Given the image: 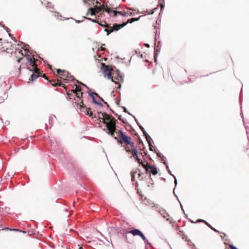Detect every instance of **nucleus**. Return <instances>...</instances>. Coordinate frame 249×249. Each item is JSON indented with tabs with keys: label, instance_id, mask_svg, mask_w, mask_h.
Wrapping results in <instances>:
<instances>
[{
	"label": "nucleus",
	"instance_id": "a19ab883",
	"mask_svg": "<svg viewBox=\"0 0 249 249\" xmlns=\"http://www.w3.org/2000/svg\"><path fill=\"white\" fill-rule=\"evenodd\" d=\"M230 248L231 249H237V248H236L235 247H234L233 245H230Z\"/></svg>",
	"mask_w": 249,
	"mask_h": 249
},
{
	"label": "nucleus",
	"instance_id": "4c0bfd02",
	"mask_svg": "<svg viewBox=\"0 0 249 249\" xmlns=\"http://www.w3.org/2000/svg\"><path fill=\"white\" fill-rule=\"evenodd\" d=\"M123 107V108H124V112L127 113H128V114H129V115H131V116H133V115H132L131 113H130L127 111V109H126V108L125 107Z\"/></svg>",
	"mask_w": 249,
	"mask_h": 249
},
{
	"label": "nucleus",
	"instance_id": "2eb2a0df",
	"mask_svg": "<svg viewBox=\"0 0 249 249\" xmlns=\"http://www.w3.org/2000/svg\"><path fill=\"white\" fill-rule=\"evenodd\" d=\"M142 232L139 229H134L132 230L126 231V233H131L134 236H139Z\"/></svg>",
	"mask_w": 249,
	"mask_h": 249
},
{
	"label": "nucleus",
	"instance_id": "a18cd8bd",
	"mask_svg": "<svg viewBox=\"0 0 249 249\" xmlns=\"http://www.w3.org/2000/svg\"><path fill=\"white\" fill-rule=\"evenodd\" d=\"M204 221H205L204 220H201V219H198L197 220V222H204Z\"/></svg>",
	"mask_w": 249,
	"mask_h": 249
},
{
	"label": "nucleus",
	"instance_id": "f3484780",
	"mask_svg": "<svg viewBox=\"0 0 249 249\" xmlns=\"http://www.w3.org/2000/svg\"><path fill=\"white\" fill-rule=\"evenodd\" d=\"M101 115L102 116H103L105 118V123H107V121H111L112 119H114V118L112 117V116L109 115L108 114L106 113H101Z\"/></svg>",
	"mask_w": 249,
	"mask_h": 249
},
{
	"label": "nucleus",
	"instance_id": "49530a36",
	"mask_svg": "<svg viewBox=\"0 0 249 249\" xmlns=\"http://www.w3.org/2000/svg\"><path fill=\"white\" fill-rule=\"evenodd\" d=\"M76 23H79L82 21V20H75Z\"/></svg>",
	"mask_w": 249,
	"mask_h": 249
},
{
	"label": "nucleus",
	"instance_id": "39448f33",
	"mask_svg": "<svg viewBox=\"0 0 249 249\" xmlns=\"http://www.w3.org/2000/svg\"><path fill=\"white\" fill-rule=\"evenodd\" d=\"M119 135L120 143H124L127 144L129 143V141L131 140V138L129 136H126L121 130H119L118 132Z\"/></svg>",
	"mask_w": 249,
	"mask_h": 249
},
{
	"label": "nucleus",
	"instance_id": "0e129e2a",
	"mask_svg": "<svg viewBox=\"0 0 249 249\" xmlns=\"http://www.w3.org/2000/svg\"><path fill=\"white\" fill-rule=\"evenodd\" d=\"M20 59H18V62H19L20 61Z\"/></svg>",
	"mask_w": 249,
	"mask_h": 249
},
{
	"label": "nucleus",
	"instance_id": "58836bf2",
	"mask_svg": "<svg viewBox=\"0 0 249 249\" xmlns=\"http://www.w3.org/2000/svg\"><path fill=\"white\" fill-rule=\"evenodd\" d=\"M2 27H3L5 29V30H6V31H7V32L8 33L9 36H11V35L10 33H9V31H9V28H8V27H5V26H4V25H2Z\"/></svg>",
	"mask_w": 249,
	"mask_h": 249
},
{
	"label": "nucleus",
	"instance_id": "c756f323",
	"mask_svg": "<svg viewBox=\"0 0 249 249\" xmlns=\"http://www.w3.org/2000/svg\"><path fill=\"white\" fill-rule=\"evenodd\" d=\"M160 52V49H155V54H154V58H155V62H157V55H158V52Z\"/></svg>",
	"mask_w": 249,
	"mask_h": 249
},
{
	"label": "nucleus",
	"instance_id": "6ab92c4d",
	"mask_svg": "<svg viewBox=\"0 0 249 249\" xmlns=\"http://www.w3.org/2000/svg\"><path fill=\"white\" fill-rule=\"evenodd\" d=\"M161 161L166 166V168L168 169V173L171 175V171L169 169L168 165L166 163V158L165 157L163 156L161 158Z\"/></svg>",
	"mask_w": 249,
	"mask_h": 249
},
{
	"label": "nucleus",
	"instance_id": "4d7b16f0",
	"mask_svg": "<svg viewBox=\"0 0 249 249\" xmlns=\"http://www.w3.org/2000/svg\"><path fill=\"white\" fill-rule=\"evenodd\" d=\"M118 119H119L120 120H122V119H121V115L119 116Z\"/></svg>",
	"mask_w": 249,
	"mask_h": 249
},
{
	"label": "nucleus",
	"instance_id": "c03bdc74",
	"mask_svg": "<svg viewBox=\"0 0 249 249\" xmlns=\"http://www.w3.org/2000/svg\"><path fill=\"white\" fill-rule=\"evenodd\" d=\"M211 229L213 230V231H215V232H218V231H217L215 229H214V228H213V227H211Z\"/></svg>",
	"mask_w": 249,
	"mask_h": 249
},
{
	"label": "nucleus",
	"instance_id": "412c9836",
	"mask_svg": "<svg viewBox=\"0 0 249 249\" xmlns=\"http://www.w3.org/2000/svg\"><path fill=\"white\" fill-rule=\"evenodd\" d=\"M88 94H89V93H92L93 94V95L95 97V96H96V97H97L98 98H99V99L102 101V102H103L105 104L107 105V107H109V105L107 104V103L105 102L103 98H102L101 97H100V96L98 95V94H97V93L96 92H89L88 91Z\"/></svg>",
	"mask_w": 249,
	"mask_h": 249
},
{
	"label": "nucleus",
	"instance_id": "9b49d317",
	"mask_svg": "<svg viewBox=\"0 0 249 249\" xmlns=\"http://www.w3.org/2000/svg\"><path fill=\"white\" fill-rule=\"evenodd\" d=\"M158 211L159 213L164 218H165L167 221H169V215L168 213L166 212V211L162 209V208H158Z\"/></svg>",
	"mask_w": 249,
	"mask_h": 249
},
{
	"label": "nucleus",
	"instance_id": "ea45409f",
	"mask_svg": "<svg viewBox=\"0 0 249 249\" xmlns=\"http://www.w3.org/2000/svg\"><path fill=\"white\" fill-rule=\"evenodd\" d=\"M141 17L142 16H140L139 18H133V21H138L140 19Z\"/></svg>",
	"mask_w": 249,
	"mask_h": 249
},
{
	"label": "nucleus",
	"instance_id": "dca6fc26",
	"mask_svg": "<svg viewBox=\"0 0 249 249\" xmlns=\"http://www.w3.org/2000/svg\"><path fill=\"white\" fill-rule=\"evenodd\" d=\"M126 145H130L131 149H130L129 148H126V150L127 152H134V149H137V147L135 146V144L133 142H132L131 141H129V143H127Z\"/></svg>",
	"mask_w": 249,
	"mask_h": 249
},
{
	"label": "nucleus",
	"instance_id": "5701e85b",
	"mask_svg": "<svg viewBox=\"0 0 249 249\" xmlns=\"http://www.w3.org/2000/svg\"><path fill=\"white\" fill-rule=\"evenodd\" d=\"M141 130L142 131L143 135L145 136V138H147L148 136H150L142 126H141Z\"/></svg>",
	"mask_w": 249,
	"mask_h": 249
},
{
	"label": "nucleus",
	"instance_id": "338daca9",
	"mask_svg": "<svg viewBox=\"0 0 249 249\" xmlns=\"http://www.w3.org/2000/svg\"><path fill=\"white\" fill-rule=\"evenodd\" d=\"M119 88L120 89L121 88V84H119Z\"/></svg>",
	"mask_w": 249,
	"mask_h": 249
},
{
	"label": "nucleus",
	"instance_id": "69168bd1",
	"mask_svg": "<svg viewBox=\"0 0 249 249\" xmlns=\"http://www.w3.org/2000/svg\"><path fill=\"white\" fill-rule=\"evenodd\" d=\"M122 231H125V229H122Z\"/></svg>",
	"mask_w": 249,
	"mask_h": 249
},
{
	"label": "nucleus",
	"instance_id": "09e8293b",
	"mask_svg": "<svg viewBox=\"0 0 249 249\" xmlns=\"http://www.w3.org/2000/svg\"><path fill=\"white\" fill-rule=\"evenodd\" d=\"M172 176L174 177V178H175V186H176V184H177V180L176 179V178L173 176V175L172 174Z\"/></svg>",
	"mask_w": 249,
	"mask_h": 249
},
{
	"label": "nucleus",
	"instance_id": "864d4df0",
	"mask_svg": "<svg viewBox=\"0 0 249 249\" xmlns=\"http://www.w3.org/2000/svg\"><path fill=\"white\" fill-rule=\"evenodd\" d=\"M43 78H44L45 79H47V78L46 77V76H45V74H43V75L42 76Z\"/></svg>",
	"mask_w": 249,
	"mask_h": 249
},
{
	"label": "nucleus",
	"instance_id": "473e14b6",
	"mask_svg": "<svg viewBox=\"0 0 249 249\" xmlns=\"http://www.w3.org/2000/svg\"><path fill=\"white\" fill-rule=\"evenodd\" d=\"M46 7L49 8H53V5L51 2H48L47 3Z\"/></svg>",
	"mask_w": 249,
	"mask_h": 249
},
{
	"label": "nucleus",
	"instance_id": "423d86ee",
	"mask_svg": "<svg viewBox=\"0 0 249 249\" xmlns=\"http://www.w3.org/2000/svg\"><path fill=\"white\" fill-rule=\"evenodd\" d=\"M126 25V23H122V24H114L113 25L112 27H110L108 29H106L105 31L107 32V35H108L109 33L113 32V31H117L122 28L124 27Z\"/></svg>",
	"mask_w": 249,
	"mask_h": 249
},
{
	"label": "nucleus",
	"instance_id": "ddd939ff",
	"mask_svg": "<svg viewBox=\"0 0 249 249\" xmlns=\"http://www.w3.org/2000/svg\"><path fill=\"white\" fill-rule=\"evenodd\" d=\"M113 74H115V75L114 76L115 79L118 81H123L124 76L121 74L120 71L118 70H117Z\"/></svg>",
	"mask_w": 249,
	"mask_h": 249
},
{
	"label": "nucleus",
	"instance_id": "79ce46f5",
	"mask_svg": "<svg viewBox=\"0 0 249 249\" xmlns=\"http://www.w3.org/2000/svg\"><path fill=\"white\" fill-rule=\"evenodd\" d=\"M143 241L145 243V244L148 245H151V244L149 242V241H148V240L147 239H146V241Z\"/></svg>",
	"mask_w": 249,
	"mask_h": 249
},
{
	"label": "nucleus",
	"instance_id": "603ef678",
	"mask_svg": "<svg viewBox=\"0 0 249 249\" xmlns=\"http://www.w3.org/2000/svg\"><path fill=\"white\" fill-rule=\"evenodd\" d=\"M51 84L53 86H56L57 85L56 83H51Z\"/></svg>",
	"mask_w": 249,
	"mask_h": 249
},
{
	"label": "nucleus",
	"instance_id": "f704fd0d",
	"mask_svg": "<svg viewBox=\"0 0 249 249\" xmlns=\"http://www.w3.org/2000/svg\"><path fill=\"white\" fill-rule=\"evenodd\" d=\"M149 150L152 151H154V150H156L157 148L156 147H154L152 144L151 145H149Z\"/></svg>",
	"mask_w": 249,
	"mask_h": 249
},
{
	"label": "nucleus",
	"instance_id": "8fccbe9b",
	"mask_svg": "<svg viewBox=\"0 0 249 249\" xmlns=\"http://www.w3.org/2000/svg\"><path fill=\"white\" fill-rule=\"evenodd\" d=\"M174 226L175 227V228H176V229H177L178 226H177V225L176 224H172V227H174Z\"/></svg>",
	"mask_w": 249,
	"mask_h": 249
},
{
	"label": "nucleus",
	"instance_id": "2f4dec72",
	"mask_svg": "<svg viewBox=\"0 0 249 249\" xmlns=\"http://www.w3.org/2000/svg\"><path fill=\"white\" fill-rule=\"evenodd\" d=\"M139 236H140L143 241L146 240V238L145 237V235L142 233V232L140 234Z\"/></svg>",
	"mask_w": 249,
	"mask_h": 249
},
{
	"label": "nucleus",
	"instance_id": "20e7f679",
	"mask_svg": "<svg viewBox=\"0 0 249 249\" xmlns=\"http://www.w3.org/2000/svg\"><path fill=\"white\" fill-rule=\"evenodd\" d=\"M142 166L145 169V172L144 173H145V178L148 174H149V176H150V174L156 175L158 173L157 169L154 165H151L149 164H145L142 163Z\"/></svg>",
	"mask_w": 249,
	"mask_h": 249
},
{
	"label": "nucleus",
	"instance_id": "7ed1b4c3",
	"mask_svg": "<svg viewBox=\"0 0 249 249\" xmlns=\"http://www.w3.org/2000/svg\"><path fill=\"white\" fill-rule=\"evenodd\" d=\"M57 72L59 75L61 79H63L65 81L66 80H71V81H76V83H79L89 89V88L85 84L75 79L74 76L71 75L68 71L64 70H61L58 69L57 70Z\"/></svg>",
	"mask_w": 249,
	"mask_h": 249
},
{
	"label": "nucleus",
	"instance_id": "f8f14e48",
	"mask_svg": "<svg viewBox=\"0 0 249 249\" xmlns=\"http://www.w3.org/2000/svg\"><path fill=\"white\" fill-rule=\"evenodd\" d=\"M117 129H106L105 131L106 132V133L110 135L112 137H113L115 140H117L118 142H119V140L117 138V135L115 136V134L116 132Z\"/></svg>",
	"mask_w": 249,
	"mask_h": 249
},
{
	"label": "nucleus",
	"instance_id": "cd10ccee",
	"mask_svg": "<svg viewBox=\"0 0 249 249\" xmlns=\"http://www.w3.org/2000/svg\"><path fill=\"white\" fill-rule=\"evenodd\" d=\"M154 152L156 153L157 156L160 158H161L163 156L162 154H161L160 151L158 150L157 149L156 150H154Z\"/></svg>",
	"mask_w": 249,
	"mask_h": 249
},
{
	"label": "nucleus",
	"instance_id": "a211bd4d",
	"mask_svg": "<svg viewBox=\"0 0 249 249\" xmlns=\"http://www.w3.org/2000/svg\"><path fill=\"white\" fill-rule=\"evenodd\" d=\"M89 96H90V97L92 99V102L96 105H97L100 107H103L102 104L100 102H98L95 98V97L93 95L92 93H89Z\"/></svg>",
	"mask_w": 249,
	"mask_h": 249
},
{
	"label": "nucleus",
	"instance_id": "f03ea898",
	"mask_svg": "<svg viewBox=\"0 0 249 249\" xmlns=\"http://www.w3.org/2000/svg\"><path fill=\"white\" fill-rule=\"evenodd\" d=\"M101 11L103 12H106L111 17H115L116 16L117 14H118L121 16H124V17H129V16H135V14L134 12H123L121 11H118L116 10H113L110 9V8L108 7L107 6H102L101 9L100 10Z\"/></svg>",
	"mask_w": 249,
	"mask_h": 249
},
{
	"label": "nucleus",
	"instance_id": "b1692460",
	"mask_svg": "<svg viewBox=\"0 0 249 249\" xmlns=\"http://www.w3.org/2000/svg\"><path fill=\"white\" fill-rule=\"evenodd\" d=\"M56 118V117L55 115H51L50 117H49V123L50 124H52V122L53 121V120Z\"/></svg>",
	"mask_w": 249,
	"mask_h": 249
},
{
	"label": "nucleus",
	"instance_id": "e2e57ef3",
	"mask_svg": "<svg viewBox=\"0 0 249 249\" xmlns=\"http://www.w3.org/2000/svg\"><path fill=\"white\" fill-rule=\"evenodd\" d=\"M47 124H46V128H45V129H46V130L48 129V127H47Z\"/></svg>",
	"mask_w": 249,
	"mask_h": 249
},
{
	"label": "nucleus",
	"instance_id": "1a4fd4ad",
	"mask_svg": "<svg viewBox=\"0 0 249 249\" xmlns=\"http://www.w3.org/2000/svg\"><path fill=\"white\" fill-rule=\"evenodd\" d=\"M138 174V178L139 179L142 180L145 178V173H142L141 171V169L137 168L135 171H132L131 174V181L134 182L135 181V174Z\"/></svg>",
	"mask_w": 249,
	"mask_h": 249
},
{
	"label": "nucleus",
	"instance_id": "bb28decb",
	"mask_svg": "<svg viewBox=\"0 0 249 249\" xmlns=\"http://www.w3.org/2000/svg\"><path fill=\"white\" fill-rule=\"evenodd\" d=\"M3 230H7L10 231H18V229H10L9 228H3L2 225H0V231Z\"/></svg>",
	"mask_w": 249,
	"mask_h": 249
},
{
	"label": "nucleus",
	"instance_id": "c85d7f7f",
	"mask_svg": "<svg viewBox=\"0 0 249 249\" xmlns=\"http://www.w3.org/2000/svg\"><path fill=\"white\" fill-rule=\"evenodd\" d=\"M146 139L148 143V145H151V144H152L153 140L150 136H148V138H146Z\"/></svg>",
	"mask_w": 249,
	"mask_h": 249
},
{
	"label": "nucleus",
	"instance_id": "4468645a",
	"mask_svg": "<svg viewBox=\"0 0 249 249\" xmlns=\"http://www.w3.org/2000/svg\"><path fill=\"white\" fill-rule=\"evenodd\" d=\"M133 155V157L135 158L136 161L139 163L140 165L142 166V163H143V161L140 159L138 156V151L137 149H134V152H131Z\"/></svg>",
	"mask_w": 249,
	"mask_h": 249
},
{
	"label": "nucleus",
	"instance_id": "9d476101",
	"mask_svg": "<svg viewBox=\"0 0 249 249\" xmlns=\"http://www.w3.org/2000/svg\"><path fill=\"white\" fill-rule=\"evenodd\" d=\"M26 57L27 60H28V62L30 64V65H32V69L30 68H28V69L31 71H39L38 68H37V66L36 63L35 62L34 60H33L31 58L29 54H27L25 56Z\"/></svg>",
	"mask_w": 249,
	"mask_h": 249
},
{
	"label": "nucleus",
	"instance_id": "7c9ffc66",
	"mask_svg": "<svg viewBox=\"0 0 249 249\" xmlns=\"http://www.w3.org/2000/svg\"><path fill=\"white\" fill-rule=\"evenodd\" d=\"M84 18L85 19H87L88 20H89L90 21H91L92 22H94V23H97V21L96 20V19H92L91 18H87V17H84Z\"/></svg>",
	"mask_w": 249,
	"mask_h": 249
},
{
	"label": "nucleus",
	"instance_id": "13d9d810",
	"mask_svg": "<svg viewBox=\"0 0 249 249\" xmlns=\"http://www.w3.org/2000/svg\"><path fill=\"white\" fill-rule=\"evenodd\" d=\"M90 15L91 16L93 15V13L92 11H91V13H90Z\"/></svg>",
	"mask_w": 249,
	"mask_h": 249
},
{
	"label": "nucleus",
	"instance_id": "72a5a7b5",
	"mask_svg": "<svg viewBox=\"0 0 249 249\" xmlns=\"http://www.w3.org/2000/svg\"><path fill=\"white\" fill-rule=\"evenodd\" d=\"M133 22H134V21H133V18H132L128 19L127 21L125 22V23H126V24H127V23H132Z\"/></svg>",
	"mask_w": 249,
	"mask_h": 249
},
{
	"label": "nucleus",
	"instance_id": "4be33fe9",
	"mask_svg": "<svg viewBox=\"0 0 249 249\" xmlns=\"http://www.w3.org/2000/svg\"><path fill=\"white\" fill-rule=\"evenodd\" d=\"M21 44H23V46L21 47L22 49L24 50V51L26 53H30V51L28 50V49L26 48V46L29 47V46L28 45H26L24 43H23L22 42H20V44H18V46H20Z\"/></svg>",
	"mask_w": 249,
	"mask_h": 249
},
{
	"label": "nucleus",
	"instance_id": "6e6552de",
	"mask_svg": "<svg viewBox=\"0 0 249 249\" xmlns=\"http://www.w3.org/2000/svg\"><path fill=\"white\" fill-rule=\"evenodd\" d=\"M116 122L117 120L115 118H114L112 119L111 121H107V123L105 122V128L103 129L104 131H105L107 129H117Z\"/></svg>",
	"mask_w": 249,
	"mask_h": 249
},
{
	"label": "nucleus",
	"instance_id": "aec40b11",
	"mask_svg": "<svg viewBox=\"0 0 249 249\" xmlns=\"http://www.w3.org/2000/svg\"><path fill=\"white\" fill-rule=\"evenodd\" d=\"M35 71L36 72L33 73V74L31 75V77L29 79L30 80L32 81H34L37 78L39 77V75L37 73L36 71Z\"/></svg>",
	"mask_w": 249,
	"mask_h": 249
},
{
	"label": "nucleus",
	"instance_id": "680f3d73",
	"mask_svg": "<svg viewBox=\"0 0 249 249\" xmlns=\"http://www.w3.org/2000/svg\"><path fill=\"white\" fill-rule=\"evenodd\" d=\"M101 50H104V49L103 48V47H101Z\"/></svg>",
	"mask_w": 249,
	"mask_h": 249
},
{
	"label": "nucleus",
	"instance_id": "bf43d9fd",
	"mask_svg": "<svg viewBox=\"0 0 249 249\" xmlns=\"http://www.w3.org/2000/svg\"><path fill=\"white\" fill-rule=\"evenodd\" d=\"M129 9L130 10L135 11V10L133 8H129Z\"/></svg>",
	"mask_w": 249,
	"mask_h": 249
},
{
	"label": "nucleus",
	"instance_id": "5fc2aeb1",
	"mask_svg": "<svg viewBox=\"0 0 249 249\" xmlns=\"http://www.w3.org/2000/svg\"><path fill=\"white\" fill-rule=\"evenodd\" d=\"M19 53H20L21 54V55H23V54L22 53V50L19 51Z\"/></svg>",
	"mask_w": 249,
	"mask_h": 249
},
{
	"label": "nucleus",
	"instance_id": "3c124183",
	"mask_svg": "<svg viewBox=\"0 0 249 249\" xmlns=\"http://www.w3.org/2000/svg\"><path fill=\"white\" fill-rule=\"evenodd\" d=\"M55 13L57 14L58 16L61 17V15L60 14L59 12H56Z\"/></svg>",
	"mask_w": 249,
	"mask_h": 249
},
{
	"label": "nucleus",
	"instance_id": "393cba45",
	"mask_svg": "<svg viewBox=\"0 0 249 249\" xmlns=\"http://www.w3.org/2000/svg\"><path fill=\"white\" fill-rule=\"evenodd\" d=\"M60 145L58 143L57 144V145L56 144H54V142L52 144V148L54 149V151L57 150L59 149Z\"/></svg>",
	"mask_w": 249,
	"mask_h": 249
},
{
	"label": "nucleus",
	"instance_id": "774afa93",
	"mask_svg": "<svg viewBox=\"0 0 249 249\" xmlns=\"http://www.w3.org/2000/svg\"><path fill=\"white\" fill-rule=\"evenodd\" d=\"M65 211L66 212H67V211H68V210H67V209H65Z\"/></svg>",
	"mask_w": 249,
	"mask_h": 249
},
{
	"label": "nucleus",
	"instance_id": "6e6d98bb",
	"mask_svg": "<svg viewBox=\"0 0 249 249\" xmlns=\"http://www.w3.org/2000/svg\"><path fill=\"white\" fill-rule=\"evenodd\" d=\"M155 10V9H154L152 10V12L150 13V14H153L154 13V10Z\"/></svg>",
	"mask_w": 249,
	"mask_h": 249
},
{
	"label": "nucleus",
	"instance_id": "c9c22d12",
	"mask_svg": "<svg viewBox=\"0 0 249 249\" xmlns=\"http://www.w3.org/2000/svg\"><path fill=\"white\" fill-rule=\"evenodd\" d=\"M183 239H185L186 241L188 242V243L190 245L192 243V242L187 239V237L186 236H184L182 237Z\"/></svg>",
	"mask_w": 249,
	"mask_h": 249
},
{
	"label": "nucleus",
	"instance_id": "0eeeda50",
	"mask_svg": "<svg viewBox=\"0 0 249 249\" xmlns=\"http://www.w3.org/2000/svg\"><path fill=\"white\" fill-rule=\"evenodd\" d=\"M103 72L105 76H107L108 79L113 80L112 70L108 65H105L102 68Z\"/></svg>",
	"mask_w": 249,
	"mask_h": 249
},
{
	"label": "nucleus",
	"instance_id": "37998d69",
	"mask_svg": "<svg viewBox=\"0 0 249 249\" xmlns=\"http://www.w3.org/2000/svg\"><path fill=\"white\" fill-rule=\"evenodd\" d=\"M204 223L209 227L211 228L212 227L211 225L209 224L207 221H204Z\"/></svg>",
	"mask_w": 249,
	"mask_h": 249
},
{
	"label": "nucleus",
	"instance_id": "052dcab7",
	"mask_svg": "<svg viewBox=\"0 0 249 249\" xmlns=\"http://www.w3.org/2000/svg\"><path fill=\"white\" fill-rule=\"evenodd\" d=\"M100 26H101L102 27H105V26L102 24H100Z\"/></svg>",
	"mask_w": 249,
	"mask_h": 249
},
{
	"label": "nucleus",
	"instance_id": "de8ad7c7",
	"mask_svg": "<svg viewBox=\"0 0 249 249\" xmlns=\"http://www.w3.org/2000/svg\"><path fill=\"white\" fill-rule=\"evenodd\" d=\"M164 7V5L163 4L161 5V11H162Z\"/></svg>",
	"mask_w": 249,
	"mask_h": 249
},
{
	"label": "nucleus",
	"instance_id": "a878e982",
	"mask_svg": "<svg viewBox=\"0 0 249 249\" xmlns=\"http://www.w3.org/2000/svg\"><path fill=\"white\" fill-rule=\"evenodd\" d=\"M98 120L100 122H102L105 124V118L103 116H102L101 114H99Z\"/></svg>",
	"mask_w": 249,
	"mask_h": 249
},
{
	"label": "nucleus",
	"instance_id": "f257e3e1",
	"mask_svg": "<svg viewBox=\"0 0 249 249\" xmlns=\"http://www.w3.org/2000/svg\"><path fill=\"white\" fill-rule=\"evenodd\" d=\"M73 93L75 94V96L79 100H78V103L76 104V107L78 108L82 109H85L84 112L86 114L89 115L90 117L92 116L93 113L90 108H87L82 102L81 98L82 97L83 93L81 92V89L77 86L76 87L75 89L73 91Z\"/></svg>",
	"mask_w": 249,
	"mask_h": 249
},
{
	"label": "nucleus",
	"instance_id": "e433bc0d",
	"mask_svg": "<svg viewBox=\"0 0 249 249\" xmlns=\"http://www.w3.org/2000/svg\"><path fill=\"white\" fill-rule=\"evenodd\" d=\"M133 117L134 118L135 121L136 122L138 125L139 126L140 128L141 129V126H142V125L139 123V122L138 121V120L134 116H133Z\"/></svg>",
	"mask_w": 249,
	"mask_h": 249
}]
</instances>
